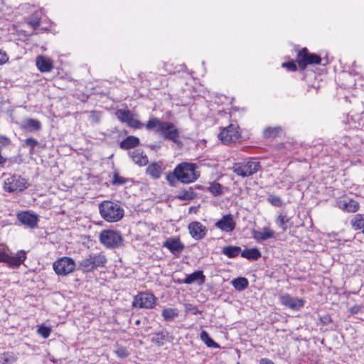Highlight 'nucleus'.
<instances>
[{"label": "nucleus", "mask_w": 364, "mask_h": 364, "mask_svg": "<svg viewBox=\"0 0 364 364\" xmlns=\"http://www.w3.org/2000/svg\"><path fill=\"white\" fill-rule=\"evenodd\" d=\"M279 299L282 305L293 311H299L304 306L305 303L304 299L291 296L289 294L282 295Z\"/></svg>", "instance_id": "4468645a"}, {"label": "nucleus", "mask_w": 364, "mask_h": 364, "mask_svg": "<svg viewBox=\"0 0 364 364\" xmlns=\"http://www.w3.org/2000/svg\"><path fill=\"white\" fill-rule=\"evenodd\" d=\"M259 364H274L271 360L268 358H262L259 360Z\"/></svg>", "instance_id": "3c124183"}, {"label": "nucleus", "mask_w": 364, "mask_h": 364, "mask_svg": "<svg viewBox=\"0 0 364 364\" xmlns=\"http://www.w3.org/2000/svg\"><path fill=\"white\" fill-rule=\"evenodd\" d=\"M350 223L353 230H363L364 228V215L356 214L352 218Z\"/></svg>", "instance_id": "bb28decb"}, {"label": "nucleus", "mask_w": 364, "mask_h": 364, "mask_svg": "<svg viewBox=\"0 0 364 364\" xmlns=\"http://www.w3.org/2000/svg\"><path fill=\"white\" fill-rule=\"evenodd\" d=\"M267 200L269 203L276 207H281L283 204L281 198L274 194L269 195L267 197Z\"/></svg>", "instance_id": "c9c22d12"}, {"label": "nucleus", "mask_w": 364, "mask_h": 364, "mask_svg": "<svg viewBox=\"0 0 364 364\" xmlns=\"http://www.w3.org/2000/svg\"><path fill=\"white\" fill-rule=\"evenodd\" d=\"M115 353L117 355L121 358H125L129 355L127 349L124 347H119Z\"/></svg>", "instance_id": "a19ab883"}, {"label": "nucleus", "mask_w": 364, "mask_h": 364, "mask_svg": "<svg viewBox=\"0 0 364 364\" xmlns=\"http://www.w3.org/2000/svg\"><path fill=\"white\" fill-rule=\"evenodd\" d=\"M289 218L282 213L278 215L276 223L279 227H280L283 231H286L287 229V223L289 222Z\"/></svg>", "instance_id": "f704fd0d"}, {"label": "nucleus", "mask_w": 364, "mask_h": 364, "mask_svg": "<svg viewBox=\"0 0 364 364\" xmlns=\"http://www.w3.org/2000/svg\"><path fill=\"white\" fill-rule=\"evenodd\" d=\"M21 127L29 132H33L41 129V123L37 119L28 118L22 122Z\"/></svg>", "instance_id": "5701e85b"}, {"label": "nucleus", "mask_w": 364, "mask_h": 364, "mask_svg": "<svg viewBox=\"0 0 364 364\" xmlns=\"http://www.w3.org/2000/svg\"><path fill=\"white\" fill-rule=\"evenodd\" d=\"M146 173L153 178L157 179L161 176L162 173L161 166L158 163H152L146 168Z\"/></svg>", "instance_id": "b1692460"}, {"label": "nucleus", "mask_w": 364, "mask_h": 364, "mask_svg": "<svg viewBox=\"0 0 364 364\" xmlns=\"http://www.w3.org/2000/svg\"><path fill=\"white\" fill-rule=\"evenodd\" d=\"M149 131H155L165 139L177 143L179 139V132L176 126L170 122H163L159 118L152 117L145 125Z\"/></svg>", "instance_id": "f257e3e1"}, {"label": "nucleus", "mask_w": 364, "mask_h": 364, "mask_svg": "<svg viewBox=\"0 0 364 364\" xmlns=\"http://www.w3.org/2000/svg\"><path fill=\"white\" fill-rule=\"evenodd\" d=\"M336 205L341 210L348 213H355L360 208L358 202L349 198H340L336 201Z\"/></svg>", "instance_id": "2eb2a0df"}, {"label": "nucleus", "mask_w": 364, "mask_h": 364, "mask_svg": "<svg viewBox=\"0 0 364 364\" xmlns=\"http://www.w3.org/2000/svg\"><path fill=\"white\" fill-rule=\"evenodd\" d=\"M163 247L167 248L172 254L178 255L184 249V245L179 238H168L163 244Z\"/></svg>", "instance_id": "f3484780"}, {"label": "nucleus", "mask_w": 364, "mask_h": 364, "mask_svg": "<svg viewBox=\"0 0 364 364\" xmlns=\"http://www.w3.org/2000/svg\"><path fill=\"white\" fill-rule=\"evenodd\" d=\"M26 259V252L19 250L15 256L9 255L4 248L0 249V262L7 264L10 268H18Z\"/></svg>", "instance_id": "1a4fd4ad"}, {"label": "nucleus", "mask_w": 364, "mask_h": 364, "mask_svg": "<svg viewBox=\"0 0 364 364\" xmlns=\"http://www.w3.org/2000/svg\"><path fill=\"white\" fill-rule=\"evenodd\" d=\"M232 284L234 288L238 291L245 289L249 284L248 280L245 277H238L232 281Z\"/></svg>", "instance_id": "c756f323"}, {"label": "nucleus", "mask_w": 364, "mask_h": 364, "mask_svg": "<svg viewBox=\"0 0 364 364\" xmlns=\"http://www.w3.org/2000/svg\"><path fill=\"white\" fill-rule=\"evenodd\" d=\"M36 63L38 70L43 73L50 72L53 68L50 59L45 56H38Z\"/></svg>", "instance_id": "412c9836"}, {"label": "nucleus", "mask_w": 364, "mask_h": 364, "mask_svg": "<svg viewBox=\"0 0 364 364\" xmlns=\"http://www.w3.org/2000/svg\"><path fill=\"white\" fill-rule=\"evenodd\" d=\"M156 299L153 294L139 292L134 296L132 306L140 309H152L156 304Z\"/></svg>", "instance_id": "9d476101"}, {"label": "nucleus", "mask_w": 364, "mask_h": 364, "mask_svg": "<svg viewBox=\"0 0 364 364\" xmlns=\"http://www.w3.org/2000/svg\"><path fill=\"white\" fill-rule=\"evenodd\" d=\"M242 257L251 260H257L261 257V252L257 248L245 249L241 254Z\"/></svg>", "instance_id": "cd10ccee"}, {"label": "nucleus", "mask_w": 364, "mask_h": 364, "mask_svg": "<svg viewBox=\"0 0 364 364\" xmlns=\"http://www.w3.org/2000/svg\"><path fill=\"white\" fill-rule=\"evenodd\" d=\"M75 261L68 257H63L55 261L53 268L55 272L59 276H66L75 269Z\"/></svg>", "instance_id": "6e6552de"}, {"label": "nucleus", "mask_w": 364, "mask_h": 364, "mask_svg": "<svg viewBox=\"0 0 364 364\" xmlns=\"http://www.w3.org/2000/svg\"><path fill=\"white\" fill-rule=\"evenodd\" d=\"M99 210L102 218L109 223L117 222L124 216V210L121 206L112 201L102 202Z\"/></svg>", "instance_id": "f03ea898"}, {"label": "nucleus", "mask_w": 364, "mask_h": 364, "mask_svg": "<svg viewBox=\"0 0 364 364\" xmlns=\"http://www.w3.org/2000/svg\"><path fill=\"white\" fill-rule=\"evenodd\" d=\"M9 60V57L5 51L0 50V65L6 63Z\"/></svg>", "instance_id": "de8ad7c7"}, {"label": "nucleus", "mask_w": 364, "mask_h": 364, "mask_svg": "<svg viewBox=\"0 0 364 364\" xmlns=\"http://www.w3.org/2000/svg\"><path fill=\"white\" fill-rule=\"evenodd\" d=\"M28 24L31 25L33 28H37L41 24V16L37 13L34 14L30 17Z\"/></svg>", "instance_id": "4c0bfd02"}, {"label": "nucleus", "mask_w": 364, "mask_h": 364, "mask_svg": "<svg viewBox=\"0 0 364 364\" xmlns=\"http://www.w3.org/2000/svg\"><path fill=\"white\" fill-rule=\"evenodd\" d=\"M177 180L183 183H190L195 181L199 176L193 164L182 163L175 168Z\"/></svg>", "instance_id": "20e7f679"}, {"label": "nucleus", "mask_w": 364, "mask_h": 364, "mask_svg": "<svg viewBox=\"0 0 364 364\" xmlns=\"http://www.w3.org/2000/svg\"><path fill=\"white\" fill-rule=\"evenodd\" d=\"M282 67L287 68L290 71H295L296 70V65L294 62H288V63H284L282 64Z\"/></svg>", "instance_id": "c03bdc74"}, {"label": "nucleus", "mask_w": 364, "mask_h": 364, "mask_svg": "<svg viewBox=\"0 0 364 364\" xmlns=\"http://www.w3.org/2000/svg\"><path fill=\"white\" fill-rule=\"evenodd\" d=\"M133 161L139 166H145L148 163V158L139 150H134L131 153Z\"/></svg>", "instance_id": "393cba45"}, {"label": "nucleus", "mask_w": 364, "mask_h": 364, "mask_svg": "<svg viewBox=\"0 0 364 364\" xmlns=\"http://www.w3.org/2000/svg\"><path fill=\"white\" fill-rule=\"evenodd\" d=\"M321 61V59L318 55L309 53L306 48L301 49L297 54V63L302 70H304L308 65L319 64Z\"/></svg>", "instance_id": "9b49d317"}, {"label": "nucleus", "mask_w": 364, "mask_h": 364, "mask_svg": "<svg viewBox=\"0 0 364 364\" xmlns=\"http://www.w3.org/2000/svg\"><path fill=\"white\" fill-rule=\"evenodd\" d=\"M15 358L9 354V353H5L0 356V362L3 363H9L15 361Z\"/></svg>", "instance_id": "ea45409f"}, {"label": "nucleus", "mask_w": 364, "mask_h": 364, "mask_svg": "<svg viewBox=\"0 0 364 364\" xmlns=\"http://www.w3.org/2000/svg\"><path fill=\"white\" fill-rule=\"evenodd\" d=\"M274 236V231L269 227H264L262 230H252V237L257 241L267 240Z\"/></svg>", "instance_id": "aec40b11"}, {"label": "nucleus", "mask_w": 364, "mask_h": 364, "mask_svg": "<svg viewBox=\"0 0 364 364\" xmlns=\"http://www.w3.org/2000/svg\"><path fill=\"white\" fill-rule=\"evenodd\" d=\"M241 252L240 247L238 246H225L223 248L222 252L229 258H234L239 255Z\"/></svg>", "instance_id": "c85d7f7f"}, {"label": "nucleus", "mask_w": 364, "mask_h": 364, "mask_svg": "<svg viewBox=\"0 0 364 364\" xmlns=\"http://www.w3.org/2000/svg\"><path fill=\"white\" fill-rule=\"evenodd\" d=\"M178 312L176 309L167 308L162 311V316L166 321H171L176 318Z\"/></svg>", "instance_id": "2f4dec72"}, {"label": "nucleus", "mask_w": 364, "mask_h": 364, "mask_svg": "<svg viewBox=\"0 0 364 364\" xmlns=\"http://www.w3.org/2000/svg\"><path fill=\"white\" fill-rule=\"evenodd\" d=\"M215 226L225 232H232L236 226L233 216L231 214L223 215L215 224Z\"/></svg>", "instance_id": "dca6fc26"}, {"label": "nucleus", "mask_w": 364, "mask_h": 364, "mask_svg": "<svg viewBox=\"0 0 364 364\" xmlns=\"http://www.w3.org/2000/svg\"><path fill=\"white\" fill-rule=\"evenodd\" d=\"M360 311V307L359 306H353L350 309V312L353 314H358Z\"/></svg>", "instance_id": "8fccbe9b"}, {"label": "nucleus", "mask_w": 364, "mask_h": 364, "mask_svg": "<svg viewBox=\"0 0 364 364\" xmlns=\"http://www.w3.org/2000/svg\"><path fill=\"white\" fill-rule=\"evenodd\" d=\"M205 278L202 271H196L191 274L186 275L183 283L190 284L197 282L199 284H202L205 282Z\"/></svg>", "instance_id": "4be33fe9"}, {"label": "nucleus", "mask_w": 364, "mask_h": 364, "mask_svg": "<svg viewBox=\"0 0 364 364\" xmlns=\"http://www.w3.org/2000/svg\"><path fill=\"white\" fill-rule=\"evenodd\" d=\"M282 132L280 127H267L263 132L264 136L266 139L274 138L278 136Z\"/></svg>", "instance_id": "7c9ffc66"}, {"label": "nucleus", "mask_w": 364, "mask_h": 364, "mask_svg": "<svg viewBox=\"0 0 364 364\" xmlns=\"http://www.w3.org/2000/svg\"><path fill=\"white\" fill-rule=\"evenodd\" d=\"M139 323H140V321H139V320H137V321H136V323L137 325H138V324H139Z\"/></svg>", "instance_id": "603ef678"}, {"label": "nucleus", "mask_w": 364, "mask_h": 364, "mask_svg": "<svg viewBox=\"0 0 364 364\" xmlns=\"http://www.w3.org/2000/svg\"><path fill=\"white\" fill-rule=\"evenodd\" d=\"M18 220L23 225H26L31 228L37 226L38 216L36 214L29 212H22L18 214Z\"/></svg>", "instance_id": "6ab92c4d"}, {"label": "nucleus", "mask_w": 364, "mask_h": 364, "mask_svg": "<svg viewBox=\"0 0 364 364\" xmlns=\"http://www.w3.org/2000/svg\"><path fill=\"white\" fill-rule=\"evenodd\" d=\"M240 137L237 126L230 124L227 127L223 128L218 135V139L224 144H228L234 142Z\"/></svg>", "instance_id": "f8f14e48"}, {"label": "nucleus", "mask_w": 364, "mask_h": 364, "mask_svg": "<svg viewBox=\"0 0 364 364\" xmlns=\"http://www.w3.org/2000/svg\"><path fill=\"white\" fill-rule=\"evenodd\" d=\"M116 116L118 119L127 123V124L134 129H140L143 127V124L134 117V114L129 109H118L116 112Z\"/></svg>", "instance_id": "ddd939ff"}, {"label": "nucleus", "mask_w": 364, "mask_h": 364, "mask_svg": "<svg viewBox=\"0 0 364 364\" xmlns=\"http://www.w3.org/2000/svg\"><path fill=\"white\" fill-rule=\"evenodd\" d=\"M139 144V139L134 136L127 137L120 143V147L123 149H129L136 146Z\"/></svg>", "instance_id": "a878e982"}, {"label": "nucleus", "mask_w": 364, "mask_h": 364, "mask_svg": "<svg viewBox=\"0 0 364 364\" xmlns=\"http://www.w3.org/2000/svg\"><path fill=\"white\" fill-rule=\"evenodd\" d=\"M125 181L124 178L119 176L117 173L114 174L112 181L114 184H124Z\"/></svg>", "instance_id": "49530a36"}, {"label": "nucleus", "mask_w": 364, "mask_h": 364, "mask_svg": "<svg viewBox=\"0 0 364 364\" xmlns=\"http://www.w3.org/2000/svg\"><path fill=\"white\" fill-rule=\"evenodd\" d=\"M25 143L26 146H31V148H34L38 144V141L34 138L30 137L26 139Z\"/></svg>", "instance_id": "a18cd8bd"}, {"label": "nucleus", "mask_w": 364, "mask_h": 364, "mask_svg": "<svg viewBox=\"0 0 364 364\" xmlns=\"http://www.w3.org/2000/svg\"><path fill=\"white\" fill-rule=\"evenodd\" d=\"M208 189L210 192H211L215 196L220 195L223 193L222 186L218 183H213L210 184Z\"/></svg>", "instance_id": "e433bc0d"}, {"label": "nucleus", "mask_w": 364, "mask_h": 364, "mask_svg": "<svg viewBox=\"0 0 364 364\" xmlns=\"http://www.w3.org/2000/svg\"><path fill=\"white\" fill-rule=\"evenodd\" d=\"M200 339L204 342L208 347L210 348H219V345L216 343L208 335L205 331L200 333Z\"/></svg>", "instance_id": "473e14b6"}, {"label": "nucleus", "mask_w": 364, "mask_h": 364, "mask_svg": "<svg viewBox=\"0 0 364 364\" xmlns=\"http://www.w3.org/2000/svg\"><path fill=\"white\" fill-rule=\"evenodd\" d=\"M180 198H185L184 196H180Z\"/></svg>", "instance_id": "864d4df0"}, {"label": "nucleus", "mask_w": 364, "mask_h": 364, "mask_svg": "<svg viewBox=\"0 0 364 364\" xmlns=\"http://www.w3.org/2000/svg\"><path fill=\"white\" fill-rule=\"evenodd\" d=\"M38 333L44 338H46L49 337L51 333V329L49 327L45 326H40L38 328Z\"/></svg>", "instance_id": "58836bf2"}, {"label": "nucleus", "mask_w": 364, "mask_h": 364, "mask_svg": "<svg viewBox=\"0 0 364 364\" xmlns=\"http://www.w3.org/2000/svg\"><path fill=\"white\" fill-rule=\"evenodd\" d=\"M106 262L107 258L105 255H90L80 262V267L83 272H89L95 268L104 267Z\"/></svg>", "instance_id": "39448f33"}, {"label": "nucleus", "mask_w": 364, "mask_h": 364, "mask_svg": "<svg viewBox=\"0 0 364 364\" xmlns=\"http://www.w3.org/2000/svg\"><path fill=\"white\" fill-rule=\"evenodd\" d=\"M189 233L195 240H201L206 235V228L200 222H192L188 225Z\"/></svg>", "instance_id": "a211bd4d"}, {"label": "nucleus", "mask_w": 364, "mask_h": 364, "mask_svg": "<svg viewBox=\"0 0 364 364\" xmlns=\"http://www.w3.org/2000/svg\"><path fill=\"white\" fill-rule=\"evenodd\" d=\"M166 338L167 333H165L164 332H158L153 336L151 341L158 346H161L164 344V341Z\"/></svg>", "instance_id": "72a5a7b5"}, {"label": "nucleus", "mask_w": 364, "mask_h": 364, "mask_svg": "<svg viewBox=\"0 0 364 364\" xmlns=\"http://www.w3.org/2000/svg\"><path fill=\"white\" fill-rule=\"evenodd\" d=\"M166 180L169 182V183L172 186L175 185V183L177 180L176 174H175V170L173 173H168L166 175Z\"/></svg>", "instance_id": "79ce46f5"}, {"label": "nucleus", "mask_w": 364, "mask_h": 364, "mask_svg": "<svg viewBox=\"0 0 364 364\" xmlns=\"http://www.w3.org/2000/svg\"><path fill=\"white\" fill-rule=\"evenodd\" d=\"M4 189L8 193L21 192L28 188L27 180L19 175L4 173Z\"/></svg>", "instance_id": "7ed1b4c3"}, {"label": "nucleus", "mask_w": 364, "mask_h": 364, "mask_svg": "<svg viewBox=\"0 0 364 364\" xmlns=\"http://www.w3.org/2000/svg\"><path fill=\"white\" fill-rule=\"evenodd\" d=\"M9 144H10V139L8 137L3 136V135H0V150L2 148L6 147L8 145H9Z\"/></svg>", "instance_id": "37998d69"}, {"label": "nucleus", "mask_w": 364, "mask_h": 364, "mask_svg": "<svg viewBox=\"0 0 364 364\" xmlns=\"http://www.w3.org/2000/svg\"><path fill=\"white\" fill-rule=\"evenodd\" d=\"M259 168V163L254 159H251L246 162L235 164L232 166V170L238 176L247 177L256 173Z\"/></svg>", "instance_id": "423d86ee"}, {"label": "nucleus", "mask_w": 364, "mask_h": 364, "mask_svg": "<svg viewBox=\"0 0 364 364\" xmlns=\"http://www.w3.org/2000/svg\"><path fill=\"white\" fill-rule=\"evenodd\" d=\"M100 242L109 248H116L122 243L121 235L114 230H104L101 232L99 237Z\"/></svg>", "instance_id": "0eeeda50"}, {"label": "nucleus", "mask_w": 364, "mask_h": 364, "mask_svg": "<svg viewBox=\"0 0 364 364\" xmlns=\"http://www.w3.org/2000/svg\"><path fill=\"white\" fill-rule=\"evenodd\" d=\"M186 309L187 311H191L193 314H197L198 312V309L195 306H192L191 304L186 305Z\"/></svg>", "instance_id": "09e8293b"}]
</instances>
